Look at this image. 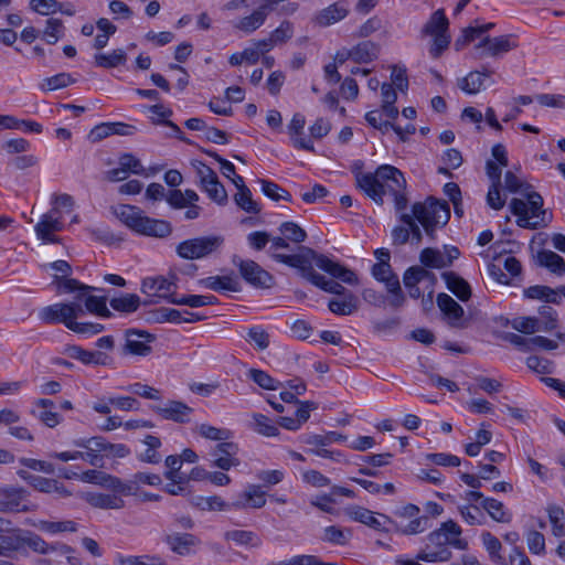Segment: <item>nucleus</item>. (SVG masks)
Returning <instances> with one entry per match:
<instances>
[{"label":"nucleus","instance_id":"nucleus-1","mask_svg":"<svg viewBox=\"0 0 565 565\" xmlns=\"http://www.w3.org/2000/svg\"><path fill=\"white\" fill-rule=\"evenodd\" d=\"M356 186L376 204L384 203V196L391 195L397 212L407 209L406 179L397 168L383 164L375 172H362L353 170Z\"/></svg>","mask_w":565,"mask_h":565},{"label":"nucleus","instance_id":"nucleus-2","mask_svg":"<svg viewBox=\"0 0 565 565\" xmlns=\"http://www.w3.org/2000/svg\"><path fill=\"white\" fill-rule=\"evenodd\" d=\"M450 218V209L446 201L427 198L425 202H416L412 206V214L402 213L399 221L409 227V239L418 245L423 239L422 231L416 223L422 224L426 234L434 238L436 228L444 226Z\"/></svg>","mask_w":565,"mask_h":565},{"label":"nucleus","instance_id":"nucleus-3","mask_svg":"<svg viewBox=\"0 0 565 565\" xmlns=\"http://www.w3.org/2000/svg\"><path fill=\"white\" fill-rule=\"evenodd\" d=\"M114 214L127 227L140 235L163 238L172 233L170 222L146 216L135 205L119 204L114 207Z\"/></svg>","mask_w":565,"mask_h":565},{"label":"nucleus","instance_id":"nucleus-4","mask_svg":"<svg viewBox=\"0 0 565 565\" xmlns=\"http://www.w3.org/2000/svg\"><path fill=\"white\" fill-rule=\"evenodd\" d=\"M289 243L291 242L282 235L271 237L268 254L275 262L296 268L301 275L303 270L309 267L308 255H313V249L299 245L297 248L298 253L296 254L288 255L278 252L279 249L290 250L291 248Z\"/></svg>","mask_w":565,"mask_h":565},{"label":"nucleus","instance_id":"nucleus-5","mask_svg":"<svg viewBox=\"0 0 565 565\" xmlns=\"http://www.w3.org/2000/svg\"><path fill=\"white\" fill-rule=\"evenodd\" d=\"M84 315L82 297L76 296L73 301L56 302L42 308L39 312V318L43 323H63L68 329L70 321L82 318Z\"/></svg>","mask_w":565,"mask_h":565},{"label":"nucleus","instance_id":"nucleus-6","mask_svg":"<svg viewBox=\"0 0 565 565\" xmlns=\"http://www.w3.org/2000/svg\"><path fill=\"white\" fill-rule=\"evenodd\" d=\"M223 243L222 236L195 237L181 242L177 246V254L184 259H200L217 250Z\"/></svg>","mask_w":565,"mask_h":565},{"label":"nucleus","instance_id":"nucleus-7","mask_svg":"<svg viewBox=\"0 0 565 565\" xmlns=\"http://www.w3.org/2000/svg\"><path fill=\"white\" fill-rule=\"evenodd\" d=\"M233 263L238 267L243 279L256 288H270L274 285V277L252 259H239L234 256Z\"/></svg>","mask_w":565,"mask_h":565},{"label":"nucleus","instance_id":"nucleus-8","mask_svg":"<svg viewBox=\"0 0 565 565\" xmlns=\"http://www.w3.org/2000/svg\"><path fill=\"white\" fill-rule=\"evenodd\" d=\"M518 46L515 39L511 34L491 38L484 36L475 47L478 58L487 56L499 57Z\"/></svg>","mask_w":565,"mask_h":565},{"label":"nucleus","instance_id":"nucleus-9","mask_svg":"<svg viewBox=\"0 0 565 565\" xmlns=\"http://www.w3.org/2000/svg\"><path fill=\"white\" fill-rule=\"evenodd\" d=\"M308 262L310 267H313L312 263H315L319 269L348 285L358 284V277L352 270L345 268L340 263L334 262L323 254H318L316 250H313V255H308Z\"/></svg>","mask_w":565,"mask_h":565},{"label":"nucleus","instance_id":"nucleus-10","mask_svg":"<svg viewBox=\"0 0 565 565\" xmlns=\"http://www.w3.org/2000/svg\"><path fill=\"white\" fill-rule=\"evenodd\" d=\"M150 409L162 419L178 424H188L194 412L192 407L181 401L169 399L162 405H151Z\"/></svg>","mask_w":565,"mask_h":565},{"label":"nucleus","instance_id":"nucleus-11","mask_svg":"<svg viewBox=\"0 0 565 565\" xmlns=\"http://www.w3.org/2000/svg\"><path fill=\"white\" fill-rule=\"evenodd\" d=\"M154 339V335L147 331L127 329L125 331L126 343L122 347V354L147 356L152 351L150 343Z\"/></svg>","mask_w":565,"mask_h":565},{"label":"nucleus","instance_id":"nucleus-12","mask_svg":"<svg viewBox=\"0 0 565 565\" xmlns=\"http://www.w3.org/2000/svg\"><path fill=\"white\" fill-rule=\"evenodd\" d=\"M238 446L233 441L224 440L218 443L210 452L213 458L212 467H216L223 471L230 470L232 467L239 465L237 458Z\"/></svg>","mask_w":565,"mask_h":565},{"label":"nucleus","instance_id":"nucleus-13","mask_svg":"<svg viewBox=\"0 0 565 565\" xmlns=\"http://www.w3.org/2000/svg\"><path fill=\"white\" fill-rule=\"evenodd\" d=\"M177 284L163 276L147 277L142 280L141 291L150 297L163 298L170 302L171 298H177Z\"/></svg>","mask_w":565,"mask_h":565},{"label":"nucleus","instance_id":"nucleus-14","mask_svg":"<svg viewBox=\"0 0 565 565\" xmlns=\"http://www.w3.org/2000/svg\"><path fill=\"white\" fill-rule=\"evenodd\" d=\"M163 542L170 551L179 556H189L195 553L196 547L201 544L198 536L191 533L173 532L164 535Z\"/></svg>","mask_w":565,"mask_h":565},{"label":"nucleus","instance_id":"nucleus-15","mask_svg":"<svg viewBox=\"0 0 565 565\" xmlns=\"http://www.w3.org/2000/svg\"><path fill=\"white\" fill-rule=\"evenodd\" d=\"M317 404L315 402L306 401L300 403V406L292 416H280L278 424L288 430H298L303 423L310 417V411L316 409Z\"/></svg>","mask_w":565,"mask_h":565},{"label":"nucleus","instance_id":"nucleus-16","mask_svg":"<svg viewBox=\"0 0 565 565\" xmlns=\"http://www.w3.org/2000/svg\"><path fill=\"white\" fill-rule=\"evenodd\" d=\"M301 277L310 281L316 287L334 295L345 296L349 291L339 282L334 280H328L324 276L315 271L313 267H307Z\"/></svg>","mask_w":565,"mask_h":565},{"label":"nucleus","instance_id":"nucleus-17","mask_svg":"<svg viewBox=\"0 0 565 565\" xmlns=\"http://www.w3.org/2000/svg\"><path fill=\"white\" fill-rule=\"evenodd\" d=\"M266 493L262 491L259 486L249 484L246 490L239 495V499L234 502V510L244 508L259 509L266 504Z\"/></svg>","mask_w":565,"mask_h":565},{"label":"nucleus","instance_id":"nucleus-18","mask_svg":"<svg viewBox=\"0 0 565 565\" xmlns=\"http://www.w3.org/2000/svg\"><path fill=\"white\" fill-rule=\"evenodd\" d=\"M25 530L13 527L6 534L0 535V550L3 552L1 556L8 557L12 553L23 550Z\"/></svg>","mask_w":565,"mask_h":565},{"label":"nucleus","instance_id":"nucleus-19","mask_svg":"<svg viewBox=\"0 0 565 565\" xmlns=\"http://www.w3.org/2000/svg\"><path fill=\"white\" fill-rule=\"evenodd\" d=\"M62 230V222L57 217H53L51 214H44L35 225V233L38 237L45 243H56L57 238L53 233Z\"/></svg>","mask_w":565,"mask_h":565},{"label":"nucleus","instance_id":"nucleus-20","mask_svg":"<svg viewBox=\"0 0 565 565\" xmlns=\"http://www.w3.org/2000/svg\"><path fill=\"white\" fill-rule=\"evenodd\" d=\"M87 294L88 291L77 295L82 297V305L85 312L87 311L105 319H109L114 316L113 312L107 308L106 296H93Z\"/></svg>","mask_w":565,"mask_h":565},{"label":"nucleus","instance_id":"nucleus-21","mask_svg":"<svg viewBox=\"0 0 565 565\" xmlns=\"http://www.w3.org/2000/svg\"><path fill=\"white\" fill-rule=\"evenodd\" d=\"M83 498L89 505L97 509L119 510L125 507V501L115 494L86 492Z\"/></svg>","mask_w":565,"mask_h":565},{"label":"nucleus","instance_id":"nucleus-22","mask_svg":"<svg viewBox=\"0 0 565 565\" xmlns=\"http://www.w3.org/2000/svg\"><path fill=\"white\" fill-rule=\"evenodd\" d=\"M200 285L204 288L222 292L233 291L237 292L241 290V284L237 278L231 276H210L201 279Z\"/></svg>","mask_w":565,"mask_h":565},{"label":"nucleus","instance_id":"nucleus-23","mask_svg":"<svg viewBox=\"0 0 565 565\" xmlns=\"http://www.w3.org/2000/svg\"><path fill=\"white\" fill-rule=\"evenodd\" d=\"M380 46L372 41H363L348 51V56L355 63H370L377 58Z\"/></svg>","mask_w":565,"mask_h":565},{"label":"nucleus","instance_id":"nucleus-24","mask_svg":"<svg viewBox=\"0 0 565 565\" xmlns=\"http://www.w3.org/2000/svg\"><path fill=\"white\" fill-rule=\"evenodd\" d=\"M447 288L461 301H468L471 297L470 285L454 271H445L441 275Z\"/></svg>","mask_w":565,"mask_h":565},{"label":"nucleus","instance_id":"nucleus-25","mask_svg":"<svg viewBox=\"0 0 565 565\" xmlns=\"http://www.w3.org/2000/svg\"><path fill=\"white\" fill-rule=\"evenodd\" d=\"M116 565H169L166 558L159 554L124 555L117 553Z\"/></svg>","mask_w":565,"mask_h":565},{"label":"nucleus","instance_id":"nucleus-26","mask_svg":"<svg viewBox=\"0 0 565 565\" xmlns=\"http://www.w3.org/2000/svg\"><path fill=\"white\" fill-rule=\"evenodd\" d=\"M70 358L81 361L84 364L105 365L107 355L99 351H88L79 345H70L66 348Z\"/></svg>","mask_w":565,"mask_h":565},{"label":"nucleus","instance_id":"nucleus-27","mask_svg":"<svg viewBox=\"0 0 565 565\" xmlns=\"http://www.w3.org/2000/svg\"><path fill=\"white\" fill-rule=\"evenodd\" d=\"M481 507L495 522L510 523L512 521V512L508 510L501 501L494 498L483 499L481 501Z\"/></svg>","mask_w":565,"mask_h":565},{"label":"nucleus","instance_id":"nucleus-28","mask_svg":"<svg viewBox=\"0 0 565 565\" xmlns=\"http://www.w3.org/2000/svg\"><path fill=\"white\" fill-rule=\"evenodd\" d=\"M509 207H510L511 213L518 217L516 218L518 226H520L522 228H527V230H536L540 227L539 222L530 221L531 217L529 214V207L524 200L514 198L511 200Z\"/></svg>","mask_w":565,"mask_h":565},{"label":"nucleus","instance_id":"nucleus-29","mask_svg":"<svg viewBox=\"0 0 565 565\" xmlns=\"http://www.w3.org/2000/svg\"><path fill=\"white\" fill-rule=\"evenodd\" d=\"M537 263L547 268L551 273L562 276L565 274V260L553 250L543 249L537 253Z\"/></svg>","mask_w":565,"mask_h":565},{"label":"nucleus","instance_id":"nucleus-30","mask_svg":"<svg viewBox=\"0 0 565 565\" xmlns=\"http://www.w3.org/2000/svg\"><path fill=\"white\" fill-rule=\"evenodd\" d=\"M480 537L490 561L498 565H505V557L501 554L502 544L500 540L489 531H483Z\"/></svg>","mask_w":565,"mask_h":565},{"label":"nucleus","instance_id":"nucleus-31","mask_svg":"<svg viewBox=\"0 0 565 565\" xmlns=\"http://www.w3.org/2000/svg\"><path fill=\"white\" fill-rule=\"evenodd\" d=\"M345 514L353 521L363 523L374 530H381L382 523L373 515V512L360 505L345 509Z\"/></svg>","mask_w":565,"mask_h":565},{"label":"nucleus","instance_id":"nucleus-32","mask_svg":"<svg viewBox=\"0 0 565 565\" xmlns=\"http://www.w3.org/2000/svg\"><path fill=\"white\" fill-rule=\"evenodd\" d=\"M437 306L443 313L452 321H458L463 317V308L445 292L437 296Z\"/></svg>","mask_w":565,"mask_h":565},{"label":"nucleus","instance_id":"nucleus-33","mask_svg":"<svg viewBox=\"0 0 565 565\" xmlns=\"http://www.w3.org/2000/svg\"><path fill=\"white\" fill-rule=\"evenodd\" d=\"M427 539L433 545H436L439 548L451 545L457 550L465 551L468 547V542L466 540L461 537H447V534L441 531V527L430 532Z\"/></svg>","mask_w":565,"mask_h":565},{"label":"nucleus","instance_id":"nucleus-34","mask_svg":"<svg viewBox=\"0 0 565 565\" xmlns=\"http://www.w3.org/2000/svg\"><path fill=\"white\" fill-rule=\"evenodd\" d=\"M358 298L348 292L342 300L331 299L328 303L329 310L339 316H350L358 310Z\"/></svg>","mask_w":565,"mask_h":565},{"label":"nucleus","instance_id":"nucleus-35","mask_svg":"<svg viewBox=\"0 0 565 565\" xmlns=\"http://www.w3.org/2000/svg\"><path fill=\"white\" fill-rule=\"evenodd\" d=\"M225 540L232 541L241 546L258 547L262 544L260 537L252 531L232 530L225 533Z\"/></svg>","mask_w":565,"mask_h":565},{"label":"nucleus","instance_id":"nucleus-36","mask_svg":"<svg viewBox=\"0 0 565 565\" xmlns=\"http://www.w3.org/2000/svg\"><path fill=\"white\" fill-rule=\"evenodd\" d=\"M110 307L121 313H132L140 307V298L136 294H126L120 297L111 298Z\"/></svg>","mask_w":565,"mask_h":565},{"label":"nucleus","instance_id":"nucleus-37","mask_svg":"<svg viewBox=\"0 0 565 565\" xmlns=\"http://www.w3.org/2000/svg\"><path fill=\"white\" fill-rule=\"evenodd\" d=\"M106 482L105 488L114 491L115 493L122 495L138 494V487L136 486L134 477L130 480L124 481L120 478L110 475L107 477Z\"/></svg>","mask_w":565,"mask_h":565},{"label":"nucleus","instance_id":"nucleus-38","mask_svg":"<svg viewBox=\"0 0 565 565\" xmlns=\"http://www.w3.org/2000/svg\"><path fill=\"white\" fill-rule=\"evenodd\" d=\"M347 14L348 10L343 4L333 3L319 13L317 21L320 25L327 26L344 19Z\"/></svg>","mask_w":565,"mask_h":565},{"label":"nucleus","instance_id":"nucleus-39","mask_svg":"<svg viewBox=\"0 0 565 565\" xmlns=\"http://www.w3.org/2000/svg\"><path fill=\"white\" fill-rule=\"evenodd\" d=\"M17 475L24 481H26L30 486H32L35 490L43 493H53V487L55 479H50L36 475H32L26 470H19Z\"/></svg>","mask_w":565,"mask_h":565},{"label":"nucleus","instance_id":"nucleus-40","mask_svg":"<svg viewBox=\"0 0 565 565\" xmlns=\"http://www.w3.org/2000/svg\"><path fill=\"white\" fill-rule=\"evenodd\" d=\"M448 26L449 21L445 14V11L443 9H438L430 15L429 20L424 25L423 33L426 35H433L447 32Z\"/></svg>","mask_w":565,"mask_h":565},{"label":"nucleus","instance_id":"nucleus-41","mask_svg":"<svg viewBox=\"0 0 565 565\" xmlns=\"http://www.w3.org/2000/svg\"><path fill=\"white\" fill-rule=\"evenodd\" d=\"M201 188L206 192L207 196L218 205H225L227 203V192L217 177L204 183Z\"/></svg>","mask_w":565,"mask_h":565},{"label":"nucleus","instance_id":"nucleus-42","mask_svg":"<svg viewBox=\"0 0 565 565\" xmlns=\"http://www.w3.org/2000/svg\"><path fill=\"white\" fill-rule=\"evenodd\" d=\"M127 61V54L124 50H114L109 54H96L95 63L99 67L111 68L125 64Z\"/></svg>","mask_w":565,"mask_h":565},{"label":"nucleus","instance_id":"nucleus-43","mask_svg":"<svg viewBox=\"0 0 565 565\" xmlns=\"http://www.w3.org/2000/svg\"><path fill=\"white\" fill-rule=\"evenodd\" d=\"M258 182L262 185V192L270 200L291 202V194L279 184L266 179H259Z\"/></svg>","mask_w":565,"mask_h":565},{"label":"nucleus","instance_id":"nucleus-44","mask_svg":"<svg viewBox=\"0 0 565 565\" xmlns=\"http://www.w3.org/2000/svg\"><path fill=\"white\" fill-rule=\"evenodd\" d=\"M278 230L291 243L301 244L307 239L306 231L292 221L281 223Z\"/></svg>","mask_w":565,"mask_h":565},{"label":"nucleus","instance_id":"nucleus-45","mask_svg":"<svg viewBox=\"0 0 565 565\" xmlns=\"http://www.w3.org/2000/svg\"><path fill=\"white\" fill-rule=\"evenodd\" d=\"M482 86V73L479 71H472L467 76L458 79V87L469 95L477 94Z\"/></svg>","mask_w":565,"mask_h":565},{"label":"nucleus","instance_id":"nucleus-46","mask_svg":"<svg viewBox=\"0 0 565 565\" xmlns=\"http://www.w3.org/2000/svg\"><path fill=\"white\" fill-rule=\"evenodd\" d=\"M419 260L423 264L422 267L438 269L447 267V263L444 262V254L431 247H426L420 252Z\"/></svg>","mask_w":565,"mask_h":565},{"label":"nucleus","instance_id":"nucleus-47","mask_svg":"<svg viewBox=\"0 0 565 565\" xmlns=\"http://www.w3.org/2000/svg\"><path fill=\"white\" fill-rule=\"evenodd\" d=\"M266 18L263 11L257 8L250 15L242 18L236 28L245 33H253L265 23Z\"/></svg>","mask_w":565,"mask_h":565},{"label":"nucleus","instance_id":"nucleus-48","mask_svg":"<svg viewBox=\"0 0 565 565\" xmlns=\"http://www.w3.org/2000/svg\"><path fill=\"white\" fill-rule=\"evenodd\" d=\"M253 429L266 437H274L279 434L278 427L265 415L255 413L253 415Z\"/></svg>","mask_w":565,"mask_h":565},{"label":"nucleus","instance_id":"nucleus-49","mask_svg":"<svg viewBox=\"0 0 565 565\" xmlns=\"http://www.w3.org/2000/svg\"><path fill=\"white\" fill-rule=\"evenodd\" d=\"M234 201L247 213L258 214L262 211L260 205L253 200L252 192L247 186H244L234 195Z\"/></svg>","mask_w":565,"mask_h":565},{"label":"nucleus","instance_id":"nucleus-50","mask_svg":"<svg viewBox=\"0 0 565 565\" xmlns=\"http://www.w3.org/2000/svg\"><path fill=\"white\" fill-rule=\"evenodd\" d=\"M75 83V79L68 73H60L51 77L43 79L41 89L44 92H51L67 87Z\"/></svg>","mask_w":565,"mask_h":565},{"label":"nucleus","instance_id":"nucleus-51","mask_svg":"<svg viewBox=\"0 0 565 565\" xmlns=\"http://www.w3.org/2000/svg\"><path fill=\"white\" fill-rule=\"evenodd\" d=\"M26 546L40 554H47L51 551H56L55 546L49 545L40 535L30 531H25L23 550Z\"/></svg>","mask_w":565,"mask_h":565},{"label":"nucleus","instance_id":"nucleus-52","mask_svg":"<svg viewBox=\"0 0 565 565\" xmlns=\"http://www.w3.org/2000/svg\"><path fill=\"white\" fill-rule=\"evenodd\" d=\"M351 535L352 533L350 530H342L339 526L330 525L323 530L322 539L323 541L332 544L345 545L349 542Z\"/></svg>","mask_w":565,"mask_h":565},{"label":"nucleus","instance_id":"nucleus-53","mask_svg":"<svg viewBox=\"0 0 565 565\" xmlns=\"http://www.w3.org/2000/svg\"><path fill=\"white\" fill-rule=\"evenodd\" d=\"M68 330L81 335H95L105 330L104 324L95 322H78L77 319L70 321Z\"/></svg>","mask_w":565,"mask_h":565},{"label":"nucleus","instance_id":"nucleus-54","mask_svg":"<svg viewBox=\"0 0 565 565\" xmlns=\"http://www.w3.org/2000/svg\"><path fill=\"white\" fill-rule=\"evenodd\" d=\"M198 431L202 437L206 439L216 440L221 443L230 439L232 436V431L230 429L217 428L209 424H201L200 426H198Z\"/></svg>","mask_w":565,"mask_h":565},{"label":"nucleus","instance_id":"nucleus-55","mask_svg":"<svg viewBox=\"0 0 565 565\" xmlns=\"http://www.w3.org/2000/svg\"><path fill=\"white\" fill-rule=\"evenodd\" d=\"M39 529L43 532H47L51 534H56L61 532H75L77 531V524L74 521H41L39 524Z\"/></svg>","mask_w":565,"mask_h":565},{"label":"nucleus","instance_id":"nucleus-56","mask_svg":"<svg viewBox=\"0 0 565 565\" xmlns=\"http://www.w3.org/2000/svg\"><path fill=\"white\" fill-rule=\"evenodd\" d=\"M248 377L253 380L257 385L265 390H277L280 382L271 377L267 372L258 369H250L248 371Z\"/></svg>","mask_w":565,"mask_h":565},{"label":"nucleus","instance_id":"nucleus-57","mask_svg":"<svg viewBox=\"0 0 565 565\" xmlns=\"http://www.w3.org/2000/svg\"><path fill=\"white\" fill-rule=\"evenodd\" d=\"M539 313L541 317V321H540L541 330L548 332V331L555 330L557 328L558 319H557V312L554 308H552L551 306H546V305L541 306L539 308Z\"/></svg>","mask_w":565,"mask_h":565},{"label":"nucleus","instance_id":"nucleus-58","mask_svg":"<svg viewBox=\"0 0 565 565\" xmlns=\"http://www.w3.org/2000/svg\"><path fill=\"white\" fill-rule=\"evenodd\" d=\"M199 505L210 511H230L234 509V502L227 503L218 495L199 497Z\"/></svg>","mask_w":565,"mask_h":565},{"label":"nucleus","instance_id":"nucleus-59","mask_svg":"<svg viewBox=\"0 0 565 565\" xmlns=\"http://www.w3.org/2000/svg\"><path fill=\"white\" fill-rule=\"evenodd\" d=\"M525 539L532 554L544 555L546 553L545 537L541 532L531 530L526 533Z\"/></svg>","mask_w":565,"mask_h":565},{"label":"nucleus","instance_id":"nucleus-60","mask_svg":"<svg viewBox=\"0 0 565 565\" xmlns=\"http://www.w3.org/2000/svg\"><path fill=\"white\" fill-rule=\"evenodd\" d=\"M128 392L136 394L147 399L159 401L161 399V392L158 388L136 382L125 387Z\"/></svg>","mask_w":565,"mask_h":565},{"label":"nucleus","instance_id":"nucleus-61","mask_svg":"<svg viewBox=\"0 0 565 565\" xmlns=\"http://www.w3.org/2000/svg\"><path fill=\"white\" fill-rule=\"evenodd\" d=\"M55 281H56L58 288L65 292L79 291V294H81V292H85V291L96 290L95 287L84 285L74 278H68L67 276L55 277Z\"/></svg>","mask_w":565,"mask_h":565},{"label":"nucleus","instance_id":"nucleus-62","mask_svg":"<svg viewBox=\"0 0 565 565\" xmlns=\"http://www.w3.org/2000/svg\"><path fill=\"white\" fill-rule=\"evenodd\" d=\"M548 518L552 523V531L555 536L565 535V526L562 520L564 519V510L559 507L552 505L547 509Z\"/></svg>","mask_w":565,"mask_h":565},{"label":"nucleus","instance_id":"nucleus-63","mask_svg":"<svg viewBox=\"0 0 565 565\" xmlns=\"http://www.w3.org/2000/svg\"><path fill=\"white\" fill-rule=\"evenodd\" d=\"M504 186L511 193H521L525 195L532 188L530 184L522 182L512 171L504 174Z\"/></svg>","mask_w":565,"mask_h":565},{"label":"nucleus","instance_id":"nucleus-64","mask_svg":"<svg viewBox=\"0 0 565 565\" xmlns=\"http://www.w3.org/2000/svg\"><path fill=\"white\" fill-rule=\"evenodd\" d=\"M526 198V204L529 207L530 217H539L540 215H544L545 211L543 210V198L539 192L529 191L524 195Z\"/></svg>","mask_w":565,"mask_h":565}]
</instances>
